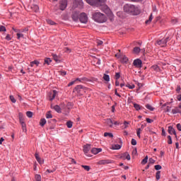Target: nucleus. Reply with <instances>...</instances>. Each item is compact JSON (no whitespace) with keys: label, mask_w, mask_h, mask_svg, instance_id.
Listing matches in <instances>:
<instances>
[{"label":"nucleus","mask_w":181,"mask_h":181,"mask_svg":"<svg viewBox=\"0 0 181 181\" xmlns=\"http://www.w3.org/2000/svg\"><path fill=\"white\" fill-rule=\"evenodd\" d=\"M124 12H127V13L134 16L139 15V13H141V8L139 6L134 4H125L124 6Z\"/></svg>","instance_id":"1"},{"label":"nucleus","mask_w":181,"mask_h":181,"mask_svg":"<svg viewBox=\"0 0 181 181\" xmlns=\"http://www.w3.org/2000/svg\"><path fill=\"white\" fill-rule=\"evenodd\" d=\"M93 19L95 22H98V23H104V22H107V16L100 12L93 13Z\"/></svg>","instance_id":"2"},{"label":"nucleus","mask_w":181,"mask_h":181,"mask_svg":"<svg viewBox=\"0 0 181 181\" xmlns=\"http://www.w3.org/2000/svg\"><path fill=\"white\" fill-rule=\"evenodd\" d=\"M107 0H86L87 4L92 6H103Z\"/></svg>","instance_id":"3"},{"label":"nucleus","mask_w":181,"mask_h":181,"mask_svg":"<svg viewBox=\"0 0 181 181\" xmlns=\"http://www.w3.org/2000/svg\"><path fill=\"white\" fill-rule=\"evenodd\" d=\"M87 91V88L78 85L74 90V93H76L78 95H84V93Z\"/></svg>","instance_id":"4"},{"label":"nucleus","mask_w":181,"mask_h":181,"mask_svg":"<svg viewBox=\"0 0 181 181\" xmlns=\"http://www.w3.org/2000/svg\"><path fill=\"white\" fill-rule=\"evenodd\" d=\"M79 21L81 23H87L88 22V17L85 13H82L79 16Z\"/></svg>","instance_id":"5"},{"label":"nucleus","mask_w":181,"mask_h":181,"mask_svg":"<svg viewBox=\"0 0 181 181\" xmlns=\"http://www.w3.org/2000/svg\"><path fill=\"white\" fill-rule=\"evenodd\" d=\"M67 8V0H60L59 1V9L61 11H64Z\"/></svg>","instance_id":"6"},{"label":"nucleus","mask_w":181,"mask_h":181,"mask_svg":"<svg viewBox=\"0 0 181 181\" xmlns=\"http://www.w3.org/2000/svg\"><path fill=\"white\" fill-rule=\"evenodd\" d=\"M133 66L137 69H141L142 67V61L139 59H136L133 62Z\"/></svg>","instance_id":"7"},{"label":"nucleus","mask_w":181,"mask_h":181,"mask_svg":"<svg viewBox=\"0 0 181 181\" xmlns=\"http://www.w3.org/2000/svg\"><path fill=\"white\" fill-rule=\"evenodd\" d=\"M156 43L158 46H160V47H166L167 46V42L166 40H165V38L157 40Z\"/></svg>","instance_id":"8"},{"label":"nucleus","mask_w":181,"mask_h":181,"mask_svg":"<svg viewBox=\"0 0 181 181\" xmlns=\"http://www.w3.org/2000/svg\"><path fill=\"white\" fill-rule=\"evenodd\" d=\"M71 18H72L73 21H74V22H77V21H78V19H80V12L74 11L72 13Z\"/></svg>","instance_id":"9"},{"label":"nucleus","mask_w":181,"mask_h":181,"mask_svg":"<svg viewBox=\"0 0 181 181\" xmlns=\"http://www.w3.org/2000/svg\"><path fill=\"white\" fill-rule=\"evenodd\" d=\"M57 95V92L56 90H54L49 93V100L50 101H53L54 98H56V95Z\"/></svg>","instance_id":"10"},{"label":"nucleus","mask_w":181,"mask_h":181,"mask_svg":"<svg viewBox=\"0 0 181 181\" xmlns=\"http://www.w3.org/2000/svg\"><path fill=\"white\" fill-rule=\"evenodd\" d=\"M90 149H91V146L90 144H86V145L83 146V152L86 155L90 151Z\"/></svg>","instance_id":"11"},{"label":"nucleus","mask_w":181,"mask_h":181,"mask_svg":"<svg viewBox=\"0 0 181 181\" xmlns=\"http://www.w3.org/2000/svg\"><path fill=\"white\" fill-rule=\"evenodd\" d=\"M111 163V160H100L98 162V165H107Z\"/></svg>","instance_id":"12"},{"label":"nucleus","mask_w":181,"mask_h":181,"mask_svg":"<svg viewBox=\"0 0 181 181\" xmlns=\"http://www.w3.org/2000/svg\"><path fill=\"white\" fill-rule=\"evenodd\" d=\"M101 151H103L102 148H93L91 150L92 153H93V155H97V153H100V152H101Z\"/></svg>","instance_id":"13"},{"label":"nucleus","mask_w":181,"mask_h":181,"mask_svg":"<svg viewBox=\"0 0 181 181\" xmlns=\"http://www.w3.org/2000/svg\"><path fill=\"white\" fill-rule=\"evenodd\" d=\"M105 122L107 125H108V127H110V128H112V125H114V121H112V119H107Z\"/></svg>","instance_id":"14"},{"label":"nucleus","mask_w":181,"mask_h":181,"mask_svg":"<svg viewBox=\"0 0 181 181\" xmlns=\"http://www.w3.org/2000/svg\"><path fill=\"white\" fill-rule=\"evenodd\" d=\"M120 62L121 63H128V57H127L125 55H122L120 57Z\"/></svg>","instance_id":"15"},{"label":"nucleus","mask_w":181,"mask_h":181,"mask_svg":"<svg viewBox=\"0 0 181 181\" xmlns=\"http://www.w3.org/2000/svg\"><path fill=\"white\" fill-rule=\"evenodd\" d=\"M168 134H170V135H176V130H175L174 128H173L171 126L168 127Z\"/></svg>","instance_id":"16"},{"label":"nucleus","mask_w":181,"mask_h":181,"mask_svg":"<svg viewBox=\"0 0 181 181\" xmlns=\"http://www.w3.org/2000/svg\"><path fill=\"white\" fill-rule=\"evenodd\" d=\"M35 156L36 160H37L40 165L43 164V160H42V158H40V157L39 156V154L35 153Z\"/></svg>","instance_id":"17"},{"label":"nucleus","mask_w":181,"mask_h":181,"mask_svg":"<svg viewBox=\"0 0 181 181\" xmlns=\"http://www.w3.org/2000/svg\"><path fill=\"white\" fill-rule=\"evenodd\" d=\"M172 113L173 114H181V110H180V109H179V106H178V107H175V109H173Z\"/></svg>","instance_id":"18"},{"label":"nucleus","mask_w":181,"mask_h":181,"mask_svg":"<svg viewBox=\"0 0 181 181\" xmlns=\"http://www.w3.org/2000/svg\"><path fill=\"white\" fill-rule=\"evenodd\" d=\"M140 52H141V48H139V47H135L133 49V53H134V54H138Z\"/></svg>","instance_id":"19"},{"label":"nucleus","mask_w":181,"mask_h":181,"mask_svg":"<svg viewBox=\"0 0 181 181\" xmlns=\"http://www.w3.org/2000/svg\"><path fill=\"white\" fill-rule=\"evenodd\" d=\"M19 122L21 124H25V119H23V116L22 113H19Z\"/></svg>","instance_id":"20"},{"label":"nucleus","mask_w":181,"mask_h":181,"mask_svg":"<svg viewBox=\"0 0 181 181\" xmlns=\"http://www.w3.org/2000/svg\"><path fill=\"white\" fill-rule=\"evenodd\" d=\"M111 149H113V150L121 149V145H119V144H114V145L112 146Z\"/></svg>","instance_id":"21"},{"label":"nucleus","mask_w":181,"mask_h":181,"mask_svg":"<svg viewBox=\"0 0 181 181\" xmlns=\"http://www.w3.org/2000/svg\"><path fill=\"white\" fill-rule=\"evenodd\" d=\"M53 109L57 112H59V113H60V112H62V109L60 108V106H59V105H55V106H54L53 107Z\"/></svg>","instance_id":"22"},{"label":"nucleus","mask_w":181,"mask_h":181,"mask_svg":"<svg viewBox=\"0 0 181 181\" xmlns=\"http://www.w3.org/2000/svg\"><path fill=\"white\" fill-rule=\"evenodd\" d=\"M39 64H40V62H39V61H37V60H34V61H33V62H30V66L31 67H33V66H35H35H39Z\"/></svg>","instance_id":"23"},{"label":"nucleus","mask_w":181,"mask_h":181,"mask_svg":"<svg viewBox=\"0 0 181 181\" xmlns=\"http://www.w3.org/2000/svg\"><path fill=\"white\" fill-rule=\"evenodd\" d=\"M34 181H42V176H40L39 174H36L35 175Z\"/></svg>","instance_id":"24"},{"label":"nucleus","mask_w":181,"mask_h":181,"mask_svg":"<svg viewBox=\"0 0 181 181\" xmlns=\"http://www.w3.org/2000/svg\"><path fill=\"white\" fill-rule=\"evenodd\" d=\"M152 70H154V71H160V68L158 65H153L151 66Z\"/></svg>","instance_id":"25"},{"label":"nucleus","mask_w":181,"mask_h":181,"mask_svg":"<svg viewBox=\"0 0 181 181\" xmlns=\"http://www.w3.org/2000/svg\"><path fill=\"white\" fill-rule=\"evenodd\" d=\"M45 124H46V119H41L40 121V125L41 127H45Z\"/></svg>","instance_id":"26"},{"label":"nucleus","mask_w":181,"mask_h":181,"mask_svg":"<svg viewBox=\"0 0 181 181\" xmlns=\"http://www.w3.org/2000/svg\"><path fill=\"white\" fill-rule=\"evenodd\" d=\"M146 108H147V110H149L150 111H153V110H155V108L149 104L146 105Z\"/></svg>","instance_id":"27"},{"label":"nucleus","mask_w":181,"mask_h":181,"mask_svg":"<svg viewBox=\"0 0 181 181\" xmlns=\"http://www.w3.org/2000/svg\"><path fill=\"white\" fill-rule=\"evenodd\" d=\"M52 63V59L50 58H45V64H50Z\"/></svg>","instance_id":"28"},{"label":"nucleus","mask_w":181,"mask_h":181,"mask_svg":"<svg viewBox=\"0 0 181 181\" xmlns=\"http://www.w3.org/2000/svg\"><path fill=\"white\" fill-rule=\"evenodd\" d=\"M124 156L126 158L127 160H131V156L128 153H124Z\"/></svg>","instance_id":"29"},{"label":"nucleus","mask_w":181,"mask_h":181,"mask_svg":"<svg viewBox=\"0 0 181 181\" xmlns=\"http://www.w3.org/2000/svg\"><path fill=\"white\" fill-rule=\"evenodd\" d=\"M81 168H83L84 170H86V172H90V166L82 165Z\"/></svg>","instance_id":"30"},{"label":"nucleus","mask_w":181,"mask_h":181,"mask_svg":"<svg viewBox=\"0 0 181 181\" xmlns=\"http://www.w3.org/2000/svg\"><path fill=\"white\" fill-rule=\"evenodd\" d=\"M52 57L56 63L59 62V57L57 54H52Z\"/></svg>","instance_id":"31"},{"label":"nucleus","mask_w":181,"mask_h":181,"mask_svg":"<svg viewBox=\"0 0 181 181\" xmlns=\"http://www.w3.org/2000/svg\"><path fill=\"white\" fill-rule=\"evenodd\" d=\"M134 107L135 110H136V111H139V110H141V105H139V104L134 103Z\"/></svg>","instance_id":"32"},{"label":"nucleus","mask_w":181,"mask_h":181,"mask_svg":"<svg viewBox=\"0 0 181 181\" xmlns=\"http://www.w3.org/2000/svg\"><path fill=\"white\" fill-rule=\"evenodd\" d=\"M103 79L105 80V81H110V76L105 74L103 75Z\"/></svg>","instance_id":"33"},{"label":"nucleus","mask_w":181,"mask_h":181,"mask_svg":"<svg viewBox=\"0 0 181 181\" xmlns=\"http://www.w3.org/2000/svg\"><path fill=\"white\" fill-rule=\"evenodd\" d=\"M156 180H159V179H160V171H157L156 174Z\"/></svg>","instance_id":"34"},{"label":"nucleus","mask_w":181,"mask_h":181,"mask_svg":"<svg viewBox=\"0 0 181 181\" xmlns=\"http://www.w3.org/2000/svg\"><path fill=\"white\" fill-rule=\"evenodd\" d=\"M152 19H153V16L152 13L150 15L148 20L146 21V23L148 25L150 22H152Z\"/></svg>","instance_id":"35"},{"label":"nucleus","mask_w":181,"mask_h":181,"mask_svg":"<svg viewBox=\"0 0 181 181\" xmlns=\"http://www.w3.org/2000/svg\"><path fill=\"white\" fill-rule=\"evenodd\" d=\"M66 126H67L68 128H71L73 127V122L68 121L66 122Z\"/></svg>","instance_id":"36"},{"label":"nucleus","mask_w":181,"mask_h":181,"mask_svg":"<svg viewBox=\"0 0 181 181\" xmlns=\"http://www.w3.org/2000/svg\"><path fill=\"white\" fill-rule=\"evenodd\" d=\"M47 23H48V25H56L54 21H53L50 19L47 20Z\"/></svg>","instance_id":"37"},{"label":"nucleus","mask_w":181,"mask_h":181,"mask_svg":"<svg viewBox=\"0 0 181 181\" xmlns=\"http://www.w3.org/2000/svg\"><path fill=\"white\" fill-rule=\"evenodd\" d=\"M22 127V129H23V132H26L27 129H26V123H23L21 124Z\"/></svg>","instance_id":"38"},{"label":"nucleus","mask_w":181,"mask_h":181,"mask_svg":"<svg viewBox=\"0 0 181 181\" xmlns=\"http://www.w3.org/2000/svg\"><path fill=\"white\" fill-rule=\"evenodd\" d=\"M148 163V156H146L141 161L142 165H145Z\"/></svg>","instance_id":"39"},{"label":"nucleus","mask_w":181,"mask_h":181,"mask_svg":"<svg viewBox=\"0 0 181 181\" xmlns=\"http://www.w3.org/2000/svg\"><path fill=\"white\" fill-rule=\"evenodd\" d=\"M26 115H27V117H28V118H32V117L33 115V112L28 111L26 112Z\"/></svg>","instance_id":"40"},{"label":"nucleus","mask_w":181,"mask_h":181,"mask_svg":"<svg viewBox=\"0 0 181 181\" xmlns=\"http://www.w3.org/2000/svg\"><path fill=\"white\" fill-rule=\"evenodd\" d=\"M104 136H110V138H112V136H114V135L112 133L105 132L104 134Z\"/></svg>","instance_id":"41"},{"label":"nucleus","mask_w":181,"mask_h":181,"mask_svg":"<svg viewBox=\"0 0 181 181\" xmlns=\"http://www.w3.org/2000/svg\"><path fill=\"white\" fill-rule=\"evenodd\" d=\"M168 144L169 145H172V137L170 136H168Z\"/></svg>","instance_id":"42"},{"label":"nucleus","mask_w":181,"mask_h":181,"mask_svg":"<svg viewBox=\"0 0 181 181\" xmlns=\"http://www.w3.org/2000/svg\"><path fill=\"white\" fill-rule=\"evenodd\" d=\"M156 170H160L162 169V166L160 165H156L154 166Z\"/></svg>","instance_id":"43"},{"label":"nucleus","mask_w":181,"mask_h":181,"mask_svg":"<svg viewBox=\"0 0 181 181\" xmlns=\"http://www.w3.org/2000/svg\"><path fill=\"white\" fill-rule=\"evenodd\" d=\"M46 118H53V115H52V113L50 112H48L46 114Z\"/></svg>","instance_id":"44"},{"label":"nucleus","mask_w":181,"mask_h":181,"mask_svg":"<svg viewBox=\"0 0 181 181\" xmlns=\"http://www.w3.org/2000/svg\"><path fill=\"white\" fill-rule=\"evenodd\" d=\"M181 88L180 86H177L176 88V92L177 93V94H180L181 93Z\"/></svg>","instance_id":"45"},{"label":"nucleus","mask_w":181,"mask_h":181,"mask_svg":"<svg viewBox=\"0 0 181 181\" xmlns=\"http://www.w3.org/2000/svg\"><path fill=\"white\" fill-rule=\"evenodd\" d=\"M142 130L141 129V128H139L136 131V134H137V136H139V138H141V132Z\"/></svg>","instance_id":"46"},{"label":"nucleus","mask_w":181,"mask_h":181,"mask_svg":"<svg viewBox=\"0 0 181 181\" xmlns=\"http://www.w3.org/2000/svg\"><path fill=\"white\" fill-rule=\"evenodd\" d=\"M0 32H6V28H5V26L1 25L0 27Z\"/></svg>","instance_id":"47"},{"label":"nucleus","mask_w":181,"mask_h":181,"mask_svg":"<svg viewBox=\"0 0 181 181\" xmlns=\"http://www.w3.org/2000/svg\"><path fill=\"white\" fill-rule=\"evenodd\" d=\"M171 23H173V25H175V23H177V18H173L171 20Z\"/></svg>","instance_id":"48"},{"label":"nucleus","mask_w":181,"mask_h":181,"mask_svg":"<svg viewBox=\"0 0 181 181\" xmlns=\"http://www.w3.org/2000/svg\"><path fill=\"white\" fill-rule=\"evenodd\" d=\"M10 100L12 101L13 103H16V99L13 95H10Z\"/></svg>","instance_id":"49"},{"label":"nucleus","mask_w":181,"mask_h":181,"mask_svg":"<svg viewBox=\"0 0 181 181\" xmlns=\"http://www.w3.org/2000/svg\"><path fill=\"white\" fill-rule=\"evenodd\" d=\"M16 36H17V39H21V37H23V34H21V33H18L16 34Z\"/></svg>","instance_id":"50"},{"label":"nucleus","mask_w":181,"mask_h":181,"mask_svg":"<svg viewBox=\"0 0 181 181\" xmlns=\"http://www.w3.org/2000/svg\"><path fill=\"white\" fill-rule=\"evenodd\" d=\"M96 43H97L98 46H101L103 42V41H101V40H98L96 41Z\"/></svg>","instance_id":"51"},{"label":"nucleus","mask_w":181,"mask_h":181,"mask_svg":"<svg viewBox=\"0 0 181 181\" xmlns=\"http://www.w3.org/2000/svg\"><path fill=\"white\" fill-rule=\"evenodd\" d=\"M131 144L132 145H134V146L136 145V140H135V139H132Z\"/></svg>","instance_id":"52"},{"label":"nucleus","mask_w":181,"mask_h":181,"mask_svg":"<svg viewBox=\"0 0 181 181\" xmlns=\"http://www.w3.org/2000/svg\"><path fill=\"white\" fill-rule=\"evenodd\" d=\"M35 12H37L39 11V6L37 5L33 6Z\"/></svg>","instance_id":"53"},{"label":"nucleus","mask_w":181,"mask_h":181,"mask_svg":"<svg viewBox=\"0 0 181 181\" xmlns=\"http://www.w3.org/2000/svg\"><path fill=\"white\" fill-rule=\"evenodd\" d=\"M120 77H121V75L119 74V73H116L115 74L116 80H118V78H119Z\"/></svg>","instance_id":"54"},{"label":"nucleus","mask_w":181,"mask_h":181,"mask_svg":"<svg viewBox=\"0 0 181 181\" xmlns=\"http://www.w3.org/2000/svg\"><path fill=\"white\" fill-rule=\"evenodd\" d=\"M146 122L151 124V122H153V120L149 118H146Z\"/></svg>","instance_id":"55"},{"label":"nucleus","mask_w":181,"mask_h":181,"mask_svg":"<svg viewBox=\"0 0 181 181\" xmlns=\"http://www.w3.org/2000/svg\"><path fill=\"white\" fill-rule=\"evenodd\" d=\"M12 38L11 37V35L9 34H8L6 36V40H11Z\"/></svg>","instance_id":"56"},{"label":"nucleus","mask_w":181,"mask_h":181,"mask_svg":"<svg viewBox=\"0 0 181 181\" xmlns=\"http://www.w3.org/2000/svg\"><path fill=\"white\" fill-rule=\"evenodd\" d=\"M148 162L153 165V163H155V160H153V158H149Z\"/></svg>","instance_id":"57"},{"label":"nucleus","mask_w":181,"mask_h":181,"mask_svg":"<svg viewBox=\"0 0 181 181\" xmlns=\"http://www.w3.org/2000/svg\"><path fill=\"white\" fill-rule=\"evenodd\" d=\"M55 170H46V173H53V172H54Z\"/></svg>","instance_id":"58"},{"label":"nucleus","mask_w":181,"mask_h":181,"mask_svg":"<svg viewBox=\"0 0 181 181\" xmlns=\"http://www.w3.org/2000/svg\"><path fill=\"white\" fill-rule=\"evenodd\" d=\"M76 83V81H71L68 84V87H71V86H73Z\"/></svg>","instance_id":"59"},{"label":"nucleus","mask_w":181,"mask_h":181,"mask_svg":"<svg viewBox=\"0 0 181 181\" xmlns=\"http://www.w3.org/2000/svg\"><path fill=\"white\" fill-rule=\"evenodd\" d=\"M164 40H165V42L168 43V42H169V40H170V37H169V36L166 37V38H164Z\"/></svg>","instance_id":"60"},{"label":"nucleus","mask_w":181,"mask_h":181,"mask_svg":"<svg viewBox=\"0 0 181 181\" xmlns=\"http://www.w3.org/2000/svg\"><path fill=\"white\" fill-rule=\"evenodd\" d=\"M177 129H178V131H181V124H177Z\"/></svg>","instance_id":"61"},{"label":"nucleus","mask_w":181,"mask_h":181,"mask_svg":"<svg viewBox=\"0 0 181 181\" xmlns=\"http://www.w3.org/2000/svg\"><path fill=\"white\" fill-rule=\"evenodd\" d=\"M177 99L178 100V101H181V93H179V95L177 96Z\"/></svg>","instance_id":"62"},{"label":"nucleus","mask_w":181,"mask_h":181,"mask_svg":"<svg viewBox=\"0 0 181 181\" xmlns=\"http://www.w3.org/2000/svg\"><path fill=\"white\" fill-rule=\"evenodd\" d=\"M61 76H66V74H67V72L63 71H61Z\"/></svg>","instance_id":"63"},{"label":"nucleus","mask_w":181,"mask_h":181,"mask_svg":"<svg viewBox=\"0 0 181 181\" xmlns=\"http://www.w3.org/2000/svg\"><path fill=\"white\" fill-rule=\"evenodd\" d=\"M113 124H114V125H119V122L113 121Z\"/></svg>","instance_id":"64"}]
</instances>
